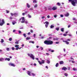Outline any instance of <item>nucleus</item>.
I'll return each instance as SVG.
<instances>
[{
  "label": "nucleus",
  "mask_w": 77,
  "mask_h": 77,
  "mask_svg": "<svg viewBox=\"0 0 77 77\" xmlns=\"http://www.w3.org/2000/svg\"><path fill=\"white\" fill-rule=\"evenodd\" d=\"M44 43L46 45H52L53 44V42L51 41L45 40L44 42Z\"/></svg>",
  "instance_id": "nucleus-1"
},
{
  "label": "nucleus",
  "mask_w": 77,
  "mask_h": 77,
  "mask_svg": "<svg viewBox=\"0 0 77 77\" xmlns=\"http://www.w3.org/2000/svg\"><path fill=\"white\" fill-rule=\"evenodd\" d=\"M69 2H71L72 5L73 6H75V4H77V0H69Z\"/></svg>",
  "instance_id": "nucleus-2"
},
{
  "label": "nucleus",
  "mask_w": 77,
  "mask_h": 77,
  "mask_svg": "<svg viewBox=\"0 0 77 77\" xmlns=\"http://www.w3.org/2000/svg\"><path fill=\"white\" fill-rule=\"evenodd\" d=\"M28 56H29L30 58H32L33 60H34L35 59V57H34V56L32 54H28Z\"/></svg>",
  "instance_id": "nucleus-3"
},
{
  "label": "nucleus",
  "mask_w": 77,
  "mask_h": 77,
  "mask_svg": "<svg viewBox=\"0 0 77 77\" xmlns=\"http://www.w3.org/2000/svg\"><path fill=\"white\" fill-rule=\"evenodd\" d=\"M71 41V39H67L66 41L63 40V42H66V44H67V45H68V44H69V43L68 41Z\"/></svg>",
  "instance_id": "nucleus-4"
},
{
  "label": "nucleus",
  "mask_w": 77,
  "mask_h": 77,
  "mask_svg": "<svg viewBox=\"0 0 77 77\" xmlns=\"http://www.w3.org/2000/svg\"><path fill=\"white\" fill-rule=\"evenodd\" d=\"M1 21V19H0V26H3L4 24H5V21H4V20L2 19V23L0 22Z\"/></svg>",
  "instance_id": "nucleus-5"
},
{
  "label": "nucleus",
  "mask_w": 77,
  "mask_h": 77,
  "mask_svg": "<svg viewBox=\"0 0 77 77\" xmlns=\"http://www.w3.org/2000/svg\"><path fill=\"white\" fill-rule=\"evenodd\" d=\"M57 9V8L56 6H54L52 8V10L53 11H56Z\"/></svg>",
  "instance_id": "nucleus-6"
},
{
  "label": "nucleus",
  "mask_w": 77,
  "mask_h": 77,
  "mask_svg": "<svg viewBox=\"0 0 77 77\" xmlns=\"http://www.w3.org/2000/svg\"><path fill=\"white\" fill-rule=\"evenodd\" d=\"M9 66H14V67H15V65L14 64V63H9Z\"/></svg>",
  "instance_id": "nucleus-7"
},
{
  "label": "nucleus",
  "mask_w": 77,
  "mask_h": 77,
  "mask_svg": "<svg viewBox=\"0 0 77 77\" xmlns=\"http://www.w3.org/2000/svg\"><path fill=\"white\" fill-rule=\"evenodd\" d=\"M62 70H64V71H66L68 69L66 67L64 66L62 68Z\"/></svg>",
  "instance_id": "nucleus-8"
},
{
  "label": "nucleus",
  "mask_w": 77,
  "mask_h": 77,
  "mask_svg": "<svg viewBox=\"0 0 77 77\" xmlns=\"http://www.w3.org/2000/svg\"><path fill=\"white\" fill-rule=\"evenodd\" d=\"M31 73V72L30 71H28L27 72V74L29 75H30V76H31V74H30Z\"/></svg>",
  "instance_id": "nucleus-9"
},
{
  "label": "nucleus",
  "mask_w": 77,
  "mask_h": 77,
  "mask_svg": "<svg viewBox=\"0 0 77 77\" xmlns=\"http://www.w3.org/2000/svg\"><path fill=\"white\" fill-rule=\"evenodd\" d=\"M48 10L49 11H51L52 10V8L51 7H49L48 8Z\"/></svg>",
  "instance_id": "nucleus-10"
},
{
  "label": "nucleus",
  "mask_w": 77,
  "mask_h": 77,
  "mask_svg": "<svg viewBox=\"0 0 77 77\" xmlns=\"http://www.w3.org/2000/svg\"><path fill=\"white\" fill-rule=\"evenodd\" d=\"M69 13H67L66 14H65V17H68V16H69Z\"/></svg>",
  "instance_id": "nucleus-11"
},
{
  "label": "nucleus",
  "mask_w": 77,
  "mask_h": 77,
  "mask_svg": "<svg viewBox=\"0 0 77 77\" xmlns=\"http://www.w3.org/2000/svg\"><path fill=\"white\" fill-rule=\"evenodd\" d=\"M60 65H62V64H63V61H61L60 62Z\"/></svg>",
  "instance_id": "nucleus-12"
},
{
  "label": "nucleus",
  "mask_w": 77,
  "mask_h": 77,
  "mask_svg": "<svg viewBox=\"0 0 77 77\" xmlns=\"http://www.w3.org/2000/svg\"><path fill=\"white\" fill-rule=\"evenodd\" d=\"M27 7L28 8H30V5H29V4H28V3H27Z\"/></svg>",
  "instance_id": "nucleus-13"
},
{
  "label": "nucleus",
  "mask_w": 77,
  "mask_h": 77,
  "mask_svg": "<svg viewBox=\"0 0 77 77\" xmlns=\"http://www.w3.org/2000/svg\"><path fill=\"white\" fill-rule=\"evenodd\" d=\"M5 60H8V61H10V58H5Z\"/></svg>",
  "instance_id": "nucleus-14"
},
{
  "label": "nucleus",
  "mask_w": 77,
  "mask_h": 77,
  "mask_svg": "<svg viewBox=\"0 0 77 77\" xmlns=\"http://www.w3.org/2000/svg\"><path fill=\"white\" fill-rule=\"evenodd\" d=\"M45 23L47 25H48V24H49V22L47 21L45 22V23H44V24H45Z\"/></svg>",
  "instance_id": "nucleus-15"
},
{
  "label": "nucleus",
  "mask_w": 77,
  "mask_h": 77,
  "mask_svg": "<svg viewBox=\"0 0 77 77\" xmlns=\"http://www.w3.org/2000/svg\"><path fill=\"white\" fill-rule=\"evenodd\" d=\"M54 25H51V29H53V28H54Z\"/></svg>",
  "instance_id": "nucleus-16"
},
{
  "label": "nucleus",
  "mask_w": 77,
  "mask_h": 77,
  "mask_svg": "<svg viewBox=\"0 0 77 77\" xmlns=\"http://www.w3.org/2000/svg\"><path fill=\"white\" fill-rule=\"evenodd\" d=\"M42 63L44 64L45 63V60H42Z\"/></svg>",
  "instance_id": "nucleus-17"
},
{
  "label": "nucleus",
  "mask_w": 77,
  "mask_h": 77,
  "mask_svg": "<svg viewBox=\"0 0 77 77\" xmlns=\"http://www.w3.org/2000/svg\"><path fill=\"white\" fill-rule=\"evenodd\" d=\"M61 32H64V28H61Z\"/></svg>",
  "instance_id": "nucleus-18"
},
{
  "label": "nucleus",
  "mask_w": 77,
  "mask_h": 77,
  "mask_svg": "<svg viewBox=\"0 0 77 77\" xmlns=\"http://www.w3.org/2000/svg\"><path fill=\"white\" fill-rule=\"evenodd\" d=\"M14 16H15V17H17V13H14Z\"/></svg>",
  "instance_id": "nucleus-19"
},
{
  "label": "nucleus",
  "mask_w": 77,
  "mask_h": 77,
  "mask_svg": "<svg viewBox=\"0 0 77 77\" xmlns=\"http://www.w3.org/2000/svg\"><path fill=\"white\" fill-rule=\"evenodd\" d=\"M56 67H58V66H59V63H57L55 65Z\"/></svg>",
  "instance_id": "nucleus-20"
},
{
  "label": "nucleus",
  "mask_w": 77,
  "mask_h": 77,
  "mask_svg": "<svg viewBox=\"0 0 77 77\" xmlns=\"http://www.w3.org/2000/svg\"><path fill=\"white\" fill-rule=\"evenodd\" d=\"M15 47H16V48H18V47H19V45H16L15 46Z\"/></svg>",
  "instance_id": "nucleus-21"
},
{
  "label": "nucleus",
  "mask_w": 77,
  "mask_h": 77,
  "mask_svg": "<svg viewBox=\"0 0 77 77\" xmlns=\"http://www.w3.org/2000/svg\"><path fill=\"white\" fill-rule=\"evenodd\" d=\"M38 62L39 63V64H40V65H42V62H41V61H40L38 60Z\"/></svg>",
  "instance_id": "nucleus-22"
},
{
  "label": "nucleus",
  "mask_w": 77,
  "mask_h": 77,
  "mask_svg": "<svg viewBox=\"0 0 77 77\" xmlns=\"http://www.w3.org/2000/svg\"><path fill=\"white\" fill-rule=\"evenodd\" d=\"M26 39L27 40H29V39H30V37H27L26 38Z\"/></svg>",
  "instance_id": "nucleus-23"
},
{
  "label": "nucleus",
  "mask_w": 77,
  "mask_h": 77,
  "mask_svg": "<svg viewBox=\"0 0 77 77\" xmlns=\"http://www.w3.org/2000/svg\"><path fill=\"white\" fill-rule=\"evenodd\" d=\"M28 17L29 18H31L32 16H31L30 15H29V14H28Z\"/></svg>",
  "instance_id": "nucleus-24"
},
{
  "label": "nucleus",
  "mask_w": 77,
  "mask_h": 77,
  "mask_svg": "<svg viewBox=\"0 0 77 77\" xmlns=\"http://www.w3.org/2000/svg\"><path fill=\"white\" fill-rule=\"evenodd\" d=\"M56 30H57V31H59V28H56Z\"/></svg>",
  "instance_id": "nucleus-25"
},
{
  "label": "nucleus",
  "mask_w": 77,
  "mask_h": 77,
  "mask_svg": "<svg viewBox=\"0 0 77 77\" xmlns=\"http://www.w3.org/2000/svg\"><path fill=\"white\" fill-rule=\"evenodd\" d=\"M33 3H37L36 0H33Z\"/></svg>",
  "instance_id": "nucleus-26"
},
{
  "label": "nucleus",
  "mask_w": 77,
  "mask_h": 77,
  "mask_svg": "<svg viewBox=\"0 0 77 77\" xmlns=\"http://www.w3.org/2000/svg\"><path fill=\"white\" fill-rule=\"evenodd\" d=\"M12 40V38H9V40L10 41H11Z\"/></svg>",
  "instance_id": "nucleus-27"
},
{
  "label": "nucleus",
  "mask_w": 77,
  "mask_h": 77,
  "mask_svg": "<svg viewBox=\"0 0 77 77\" xmlns=\"http://www.w3.org/2000/svg\"><path fill=\"white\" fill-rule=\"evenodd\" d=\"M31 74H32V75H33V76H35V73H32Z\"/></svg>",
  "instance_id": "nucleus-28"
},
{
  "label": "nucleus",
  "mask_w": 77,
  "mask_h": 77,
  "mask_svg": "<svg viewBox=\"0 0 77 77\" xmlns=\"http://www.w3.org/2000/svg\"><path fill=\"white\" fill-rule=\"evenodd\" d=\"M47 63H50V62L49 60H47Z\"/></svg>",
  "instance_id": "nucleus-29"
},
{
  "label": "nucleus",
  "mask_w": 77,
  "mask_h": 77,
  "mask_svg": "<svg viewBox=\"0 0 77 77\" xmlns=\"http://www.w3.org/2000/svg\"><path fill=\"white\" fill-rule=\"evenodd\" d=\"M68 74H67V73H66L64 74V75L65 76H66V77H67L68 76Z\"/></svg>",
  "instance_id": "nucleus-30"
},
{
  "label": "nucleus",
  "mask_w": 77,
  "mask_h": 77,
  "mask_svg": "<svg viewBox=\"0 0 77 77\" xmlns=\"http://www.w3.org/2000/svg\"><path fill=\"white\" fill-rule=\"evenodd\" d=\"M57 5H58V6H60V3L58 2L57 3Z\"/></svg>",
  "instance_id": "nucleus-31"
},
{
  "label": "nucleus",
  "mask_w": 77,
  "mask_h": 77,
  "mask_svg": "<svg viewBox=\"0 0 77 77\" xmlns=\"http://www.w3.org/2000/svg\"><path fill=\"white\" fill-rule=\"evenodd\" d=\"M22 21H24V17H22Z\"/></svg>",
  "instance_id": "nucleus-32"
},
{
  "label": "nucleus",
  "mask_w": 77,
  "mask_h": 77,
  "mask_svg": "<svg viewBox=\"0 0 77 77\" xmlns=\"http://www.w3.org/2000/svg\"><path fill=\"white\" fill-rule=\"evenodd\" d=\"M37 6H38V5L35 4L34 6V8H37Z\"/></svg>",
  "instance_id": "nucleus-33"
},
{
  "label": "nucleus",
  "mask_w": 77,
  "mask_h": 77,
  "mask_svg": "<svg viewBox=\"0 0 77 77\" xmlns=\"http://www.w3.org/2000/svg\"><path fill=\"white\" fill-rule=\"evenodd\" d=\"M23 36H24L25 38L26 37V34L25 33L23 34Z\"/></svg>",
  "instance_id": "nucleus-34"
},
{
  "label": "nucleus",
  "mask_w": 77,
  "mask_h": 77,
  "mask_svg": "<svg viewBox=\"0 0 77 77\" xmlns=\"http://www.w3.org/2000/svg\"><path fill=\"white\" fill-rule=\"evenodd\" d=\"M1 42L2 43H3V42H4V40L3 39H2V40H1Z\"/></svg>",
  "instance_id": "nucleus-35"
},
{
  "label": "nucleus",
  "mask_w": 77,
  "mask_h": 77,
  "mask_svg": "<svg viewBox=\"0 0 77 77\" xmlns=\"http://www.w3.org/2000/svg\"><path fill=\"white\" fill-rule=\"evenodd\" d=\"M48 25H47V24H45V27H46V28H47V27H48Z\"/></svg>",
  "instance_id": "nucleus-36"
},
{
  "label": "nucleus",
  "mask_w": 77,
  "mask_h": 77,
  "mask_svg": "<svg viewBox=\"0 0 77 77\" xmlns=\"http://www.w3.org/2000/svg\"><path fill=\"white\" fill-rule=\"evenodd\" d=\"M3 60V58H0V61H2Z\"/></svg>",
  "instance_id": "nucleus-37"
},
{
  "label": "nucleus",
  "mask_w": 77,
  "mask_h": 77,
  "mask_svg": "<svg viewBox=\"0 0 77 77\" xmlns=\"http://www.w3.org/2000/svg\"><path fill=\"white\" fill-rule=\"evenodd\" d=\"M63 36H67V34H63Z\"/></svg>",
  "instance_id": "nucleus-38"
},
{
  "label": "nucleus",
  "mask_w": 77,
  "mask_h": 77,
  "mask_svg": "<svg viewBox=\"0 0 77 77\" xmlns=\"http://www.w3.org/2000/svg\"><path fill=\"white\" fill-rule=\"evenodd\" d=\"M46 55H47L48 56H49V55H50V54L48 53H46Z\"/></svg>",
  "instance_id": "nucleus-39"
},
{
  "label": "nucleus",
  "mask_w": 77,
  "mask_h": 77,
  "mask_svg": "<svg viewBox=\"0 0 77 77\" xmlns=\"http://www.w3.org/2000/svg\"><path fill=\"white\" fill-rule=\"evenodd\" d=\"M19 49V47H17L16 48V50H18Z\"/></svg>",
  "instance_id": "nucleus-40"
},
{
  "label": "nucleus",
  "mask_w": 77,
  "mask_h": 77,
  "mask_svg": "<svg viewBox=\"0 0 77 77\" xmlns=\"http://www.w3.org/2000/svg\"><path fill=\"white\" fill-rule=\"evenodd\" d=\"M60 16L61 17H63V14L60 15Z\"/></svg>",
  "instance_id": "nucleus-41"
},
{
  "label": "nucleus",
  "mask_w": 77,
  "mask_h": 77,
  "mask_svg": "<svg viewBox=\"0 0 77 77\" xmlns=\"http://www.w3.org/2000/svg\"><path fill=\"white\" fill-rule=\"evenodd\" d=\"M12 50H15V48H14V47H13L12 48Z\"/></svg>",
  "instance_id": "nucleus-42"
},
{
  "label": "nucleus",
  "mask_w": 77,
  "mask_h": 77,
  "mask_svg": "<svg viewBox=\"0 0 77 77\" xmlns=\"http://www.w3.org/2000/svg\"><path fill=\"white\" fill-rule=\"evenodd\" d=\"M7 51H9V48H7Z\"/></svg>",
  "instance_id": "nucleus-43"
},
{
  "label": "nucleus",
  "mask_w": 77,
  "mask_h": 77,
  "mask_svg": "<svg viewBox=\"0 0 77 77\" xmlns=\"http://www.w3.org/2000/svg\"><path fill=\"white\" fill-rule=\"evenodd\" d=\"M54 51V50H51V53H53Z\"/></svg>",
  "instance_id": "nucleus-44"
},
{
  "label": "nucleus",
  "mask_w": 77,
  "mask_h": 77,
  "mask_svg": "<svg viewBox=\"0 0 77 77\" xmlns=\"http://www.w3.org/2000/svg\"><path fill=\"white\" fill-rule=\"evenodd\" d=\"M6 11L7 13H8L9 12V11L8 10H6Z\"/></svg>",
  "instance_id": "nucleus-45"
},
{
  "label": "nucleus",
  "mask_w": 77,
  "mask_h": 77,
  "mask_svg": "<svg viewBox=\"0 0 77 77\" xmlns=\"http://www.w3.org/2000/svg\"><path fill=\"white\" fill-rule=\"evenodd\" d=\"M33 30H32V29H31L30 30V32H31V33H33Z\"/></svg>",
  "instance_id": "nucleus-46"
},
{
  "label": "nucleus",
  "mask_w": 77,
  "mask_h": 77,
  "mask_svg": "<svg viewBox=\"0 0 77 77\" xmlns=\"http://www.w3.org/2000/svg\"><path fill=\"white\" fill-rule=\"evenodd\" d=\"M73 71H76V69L75 68H73Z\"/></svg>",
  "instance_id": "nucleus-47"
},
{
  "label": "nucleus",
  "mask_w": 77,
  "mask_h": 77,
  "mask_svg": "<svg viewBox=\"0 0 77 77\" xmlns=\"http://www.w3.org/2000/svg\"><path fill=\"white\" fill-rule=\"evenodd\" d=\"M72 63H75V61H74L73 60H72Z\"/></svg>",
  "instance_id": "nucleus-48"
},
{
  "label": "nucleus",
  "mask_w": 77,
  "mask_h": 77,
  "mask_svg": "<svg viewBox=\"0 0 77 77\" xmlns=\"http://www.w3.org/2000/svg\"><path fill=\"white\" fill-rule=\"evenodd\" d=\"M11 16H13V15H14V14L11 13Z\"/></svg>",
  "instance_id": "nucleus-49"
},
{
  "label": "nucleus",
  "mask_w": 77,
  "mask_h": 77,
  "mask_svg": "<svg viewBox=\"0 0 77 77\" xmlns=\"http://www.w3.org/2000/svg\"><path fill=\"white\" fill-rule=\"evenodd\" d=\"M18 32H19V33H21V32L20 30H19L18 31Z\"/></svg>",
  "instance_id": "nucleus-50"
},
{
  "label": "nucleus",
  "mask_w": 77,
  "mask_h": 77,
  "mask_svg": "<svg viewBox=\"0 0 77 77\" xmlns=\"http://www.w3.org/2000/svg\"><path fill=\"white\" fill-rule=\"evenodd\" d=\"M70 67H68V70H70Z\"/></svg>",
  "instance_id": "nucleus-51"
},
{
  "label": "nucleus",
  "mask_w": 77,
  "mask_h": 77,
  "mask_svg": "<svg viewBox=\"0 0 77 77\" xmlns=\"http://www.w3.org/2000/svg\"><path fill=\"white\" fill-rule=\"evenodd\" d=\"M9 19H10V20H12V19H13V18L12 17H10L9 18Z\"/></svg>",
  "instance_id": "nucleus-52"
},
{
  "label": "nucleus",
  "mask_w": 77,
  "mask_h": 77,
  "mask_svg": "<svg viewBox=\"0 0 77 77\" xmlns=\"http://www.w3.org/2000/svg\"><path fill=\"white\" fill-rule=\"evenodd\" d=\"M48 51H51V50L50 49H48Z\"/></svg>",
  "instance_id": "nucleus-53"
},
{
  "label": "nucleus",
  "mask_w": 77,
  "mask_h": 77,
  "mask_svg": "<svg viewBox=\"0 0 77 77\" xmlns=\"http://www.w3.org/2000/svg\"><path fill=\"white\" fill-rule=\"evenodd\" d=\"M54 18H56V17H57V15H54Z\"/></svg>",
  "instance_id": "nucleus-54"
},
{
  "label": "nucleus",
  "mask_w": 77,
  "mask_h": 77,
  "mask_svg": "<svg viewBox=\"0 0 77 77\" xmlns=\"http://www.w3.org/2000/svg\"><path fill=\"white\" fill-rule=\"evenodd\" d=\"M55 43L56 44H59V42H56Z\"/></svg>",
  "instance_id": "nucleus-55"
},
{
  "label": "nucleus",
  "mask_w": 77,
  "mask_h": 77,
  "mask_svg": "<svg viewBox=\"0 0 77 77\" xmlns=\"http://www.w3.org/2000/svg\"><path fill=\"white\" fill-rule=\"evenodd\" d=\"M45 18V16H43L42 17V19H44V18Z\"/></svg>",
  "instance_id": "nucleus-56"
},
{
  "label": "nucleus",
  "mask_w": 77,
  "mask_h": 77,
  "mask_svg": "<svg viewBox=\"0 0 77 77\" xmlns=\"http://www.w3.org/2000/svg\"><path fill=\"white\" fill-rule=\"evenodd\" d=\"M50 17L49 16V15H48V16H47V18H50Z\"/></svg>",
  "instance_id": "nucleus-57"
},
{
  "label": "nucleus",
  "mask_w": 77,
  "mask_h": 77,
  "mask_svg": "<svg viewBox=\"0 0 77 77\" xmlns=\"http://www.w3.org/2000/svg\"><path fill=\"white\" fill-rule=\"evenodd\" d=\"M16 31V30L15 29H14L13 30V32H15Z\"/></svg>",
  "instance_id": "nucleus-58"
},
{
  "label": "nucleus",
  "mask_w": 77,
  "mask_h": 77,
  "mask_svg": "<svg viewBox=\"0 0 77 77\" xmlns=\"http://www.w3.org/2000/svg\"><path fill=\"white\" fill-rule=\"evenodd\" d=\"M15 44H19V43L18 42H15Z\"/></svg>",
  "instance_id": "nucleus-59"
},
{
  "label": "nucleus",
  "mask_w": 77,
  "mask_h": 77,
  "mask_svg": "<svg viewBox=\"0 0 77 77\" xmlns=\"http://www.w3.org/2000/svg\"><path fill=\"white\" fill-rule=\"evenodd\" d=\"M40 48L42 50H43V48L42 47H41Z\"/></svg>",
  "instance_id": "nucleus-60"
},
{
  "label": "nucleus",
  "mask_w": 77,
  "mask_h": 77,
  "mask_svg": "<svg viewBox=\"0 0 77 77\" xmlns=\"http://www.w3.org/2000/svg\"><path fill=\"white\" fill-rule=\"evenodd\" d=\"M21 23H24V21H21Z\"/></svg>",
  "instance_id": "nucleus-61"
},
{
  "label": "nucleus",
  "mask_w": 77,
  "mask_h": 77,
  "mask_svg": "<svg viewBox=\"0 0 77 77\" xmlns=\"http://www.w3.org/2000/svg\"><path fill=\"white\" fill-rule=\"evenodd\" d=\"M69 36H72V35H71V34H69Z\"/></svg>",
  "instance_id": "nucleus-62"
},
{
  "label": "nucleus",
  "mask_w": 77,
  "mask_h": 77,
  "mask_svg": "<svg viewBox=\"0 0 77 77\" xmlns=\"http://www.w3.org/2000/svg\"><path fill=\"white\" fill-rule=\"evenodd\" d=\"M31 43H32V44H34L35 43V42L34 41H32L31 42Z\"/></svg>",
  "instance_id": "nucleus-63"
},
{
  "label": "nucleus",
  "mask_w": 77,
  "mask_h": 77,
  "mask_svg": "<svg viewBox=\"0 0 77 77\" xmlns=\"http://www.w3.org/2000/svg\"><path fill=\"white\" fill-rule=\"evenodd\" d=\"M30 32H29L28 33L27 35H30Z\"/></svg>",
  "instance_id": "nucleus-64"
}]
</instances>
